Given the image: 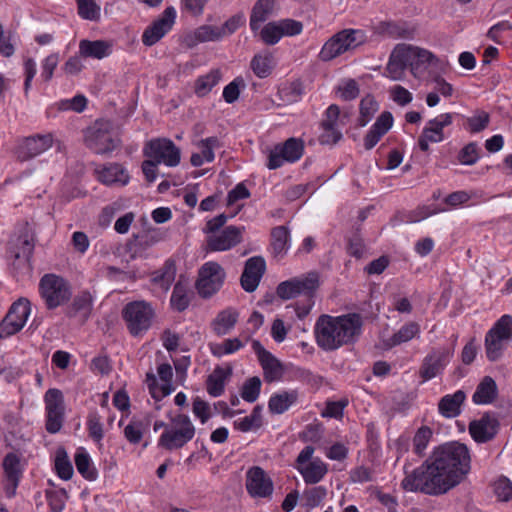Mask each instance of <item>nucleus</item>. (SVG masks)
Returning <instances> with one entry per match:
<instances>
[{"instance_id": "obj_1", "label": "nucleus", "mask_w": 512, "mask_h": 512, "mask_svg": "<svg viewBox=\"0 0 512 512\" xmlns=\"http://www.w3.org/2000/svg\"><path fill=\"white\" fill-rule=\"evenodd\" d=\"M471 470L468 447L458 441L438 445L417 468L408 472L401 487L408 492L440 496L464 481Z\"/></svg>"}, {"instance_id": "obj_2", "label": "nucleus", "mask_w": 512, "mask_h": 512, "mask_svg": "<svg viewBox=\"0 0 512 512\" xmlns=\"http://www.w3.org/2000/svg\"><path fill=\"white\" fill-rule=\"evenodd\" d=\"M364 318L359 313L341 316L321 315L315 324L317 345L324 351H335L355 343L362 334Z\"/></svg>"}, {"instance_id": "obj_3", "label": "nucleus", "mask_w": 512, "mask_h": 512, "mask_svg": "<svg viewBox=\"0 0 512 512\" xmlns=\"http://www.w3.org/2000/svg\"><path fill=\"white\" fill-rule=\"evenodd\" d=\"M512 341V316H501L486 332L484 338L485 355L489 362L500 361Z\"/></svg>"}, {"instance_id": "obj_4", "label": "nucleus", "mask_w": 512, "mask_h": 512, "mask_svg": "<svg viewBox=\"0 0 512 512\" xmlns=\"http://www.w3.org/2000/svg\"><path fill=\"white\" fill-rule=\"evenodd\" d=\"M367 40V34L362 29H343L330 37L319 53V59L328 62L336 57L356 49Z\"/></svg>"}, {"instance_id": "obj_5", "label": "nucleus", "mask_w": 512, "mask_h": 512, "mask_svg": "<svg viewBox=\"0 0 512 512\" xmlns=\"http://www.w3.org/2000/svg\"><path fill=\"white\" fill-rule=\"evenodd\" d=\"M8 253L13 258L15 269L31 268L32 255V228L29 222L25 221L16 226L8 244Z\"/></svg>"}, {"instance_id": "obj_6", "label": "nucleus", "mask_w": 512, "mask_h": 512, "mask_svg": "<svg viewBox=\"0 0 512 512\" xmlns=\"http://www.w3.org/2000/svg\"><path fill=\"white\" fill-rule=\"evenodd\" d=\"M155 311L146 301H132L127 303L122 310V317L129 333L134 336H142L152 325Z\"/></svg>"}, {"instance_id": "obj_7", "label": "nucleus", "mask_w": 512, "mask_h": 512, "mask_svg": "<svg viewBox=\"0 0 512 512\" xmlns=\"http://www.w3.org/2000/svg\"><path fill=\"white\" fill-rule=\"evenodd\" d=\"M195 427L190 418L184 414H178L171 419L169 427L162 433L158 445L166 450L182 448L193 439Z\"/></svg>"}, {"instance_id": "obj_8", "label": "nucleus", "mask_w": 512, "mask_h": 512, "mask_svg": "<svg viewBox=\"0 0 512 512\" xmlns=\"http://www.w3.org/2000/svg\"><path fill=\"white\" fill-rule=\"evenodd\" d=\"M84 142L96 154H107L119 145L113 135L112 124L108 120H97L85 130Z\"/></svg>"}, {"instance_id": "obj_9", "label": "nucleus", "mask_w": 512, "mask_h": 512, "mask_svg": "<svg viewBox=\"0 0 512 512\" xmlns=\"http://www.w3.org/2000/svg\"><path fill=\"white\" fill-rule=\"evenodd\" d=\"M39 293L48 309H55L66 303L71 295L67 280L56 274H45L39 282Z\"/></svg>"}, {"instance_id": "obj_10", "label": "nucleus", "mask_w": 512, "mask_h": 512, "mask_svg": "<svg viewBox=\"0 0 512 512\" xmlns=\"http://www.w3.org/2000/svg\"><path fill=\"white\" fill-rule=\"evenodd\" d=\"M319 286V276L316 272H310L305 277H295L278 284L277 295L283 300H289L303 295L313 298Z\"/></svg>"}, {"instance_id": "obj_11", "label": "nucleus", "mask_w": 512, "mask_h": 512, "mask_svg": "<svg viewBox=\"0 0 512 512\" xmlns=\"http://www.w3.org/2000/svg\"><path fill=\"white\" fill-rule=\"evenodd\" d=\"M29 314L30 301L27 298L15 301L0 322V340L18 333L24 327Z\"/></svg>"}, {"instance_id": "obj_12", "label": "nucleus", "mask_w": 512, "mask_h": 512, "mask_svg": "<svg viewBox=\"0 0 512 512\" xmlns=\"http://www.w3.org/2000/svg\"><path fill=\"white\" fill-rule=\"evenodd\" d=\"M226 273L217 262H207L200 269L196 281L198 294L209 298L220 290L224 283Z\"/></svg>"}, {"instance_id": "obj_13", "label": "nucleus", "mask_w": 512, "mask_h": 512, "mask_svg": "<svg viewBox=\"0 0 512 512\" xmlns=\"http://www.w3.org/2000/svg\"><path fill=\"white\" fill-rule=\"evenodd\" d=\"M144 155L169 167L177 166L181 159L180 149L167 138L150 140L144 148Z\"/></svg>"}, {"instance_id": "obj_14", "label": "nucleus", "mask_w": 512, "mask_h": 512, "mask_svg": "<svg viewBox=\"0 0 512 512\" xmlns=\"http://www.w3.org/2000/svg\"><path fill=\"white\" fill-rule=\"evenodd\" d=\"M304 153V141L300 138H288L284 143L274 146L268 156L267 167L270 170L281 167L284 162H296Z\"/></svg>"}, {"instance_id": "obj_15", "label": "nucleus", "mask_w": 512, "mask_h": 512, "mask_svg": "<svg viewBox=\"0 0 512 512\" xmlns=\"http://www.w3.org/2000/svg\"><path fill=\"white\" fill-rule=\"evenodd\" d=\"M453 351L447 347L432 349L423 359L419 375L423 381H428L440 375L450 362Z\"/></svg>"}, {"instance_id": "obj_16", "label": "nucleus", "mask_w": 512, "mask_h": 512, "mask_svg": "<svg viewBox=\"0 0 512 512\" xmlns=\"http://www.w3.org/2000/svg\"><path fill=\"white\" fill-rule=\"evenodd\" d=\"M176 19L174 7H167L155 21L149 25L142 34V43L153 46L160 41L173 27Z\"/></svg>"}, {"instance_id": "obj_17", "label": "nucleus", "mask_w": 512, "mask_h": 512, "mask_svg": "<svg viewBox=\"0 0 512 512\" xmlns=\"http://www.w3.org/2000/svg\"><path fill=\"white\" fill-rule=\"evenodd\" d=\"M246 489L252 497L267 498L273 493V482L266 472L259 466L247 471Z\"/></svg>"}, {"instance_id": "obj_18", "label": "nucleus", "mask_w": 512, "mask_h": 512, "mask_svg": "<svg viewBox=\"0 0 512 512\" xmlns=\"http://www.w3.org/2000/svg\"><path fill=\"white\" fill-rule=\"evenodd\" d=\"M252 348L258 356V360L264 372V379L268 383L278 381L283 376V366L258 340L252 341Z\"/></svg>"}, {"instance_id": "obj_19", "label": "nucleus", "mask_w": 512, "mask_h": 512, "mask_svg": "<svg viewBox=\"0 0 512 512\" xmlns=\"http://www.w3.org/2000/svg\"><path fill=\"white\" fill-rule=\"evenodd\" d=\"M499 427V420L495 416L485 413L480 419L470 422L469 433L475 442L486 443L497 435Z\"/></svg>"}, {"instance_id": "obj_20", "label": "nucleus", "mask_w": 512, "mask_h": 512, "mask_svg": "<svg viewBox=\"0 0 512 512\" xmlns=\"http://www.w3.org/2000/svg\"><path fill=\"white\" fill-rule=\"evenodd\" d=\"M244 227L227 226L220 233L212 234L207 238V247L211 251H226L242 241Z\"/></svg>"}, {"instance_id": "obj_21", "label": "nucleus", "mask_w": 512, "mask_h": 512, "mask_svg": "<svg viewBox=\"0 0 512 512\" xmlns=\"http://www.w3.org/2000/svg\"><path fill=\"white\" fill-rule=\"evenodd\" d=\"M266 263L261 256L249 258L240 278L241 286L246 292H253L257 289L260 280L265 273Z\"/></svg>"}, {"instance_id": "obj_22", "label": "nucleus", "mask_w": 512, "mask_h": 512, "mask_svg": "<svg viewBox=\"0 0 512 512\" xmlns=\"http://www.w3.org/2000/svg\"><path fill=\"white\" fill-rule=\"evenodd\" d=\"M8 484L5 486L6 495L11 498L16 493L19 480L22 476L20 458L14 453H8L2 463Z\"/></svg>"}, {"instance_id": "obj_23", "label": "nucleus", "mask_w": 512, "mask_h": 512, "mask_svg": "<svg viewBox=\"0 0 512 512\" xmlns=\"http://www.w3.org/2000/svg\"><path fill=\"white\" fill-rule=\"evenodd\" d=\"M406 55L409 59V67L414 76H418L428 65L437 61L436 56L428 50L404 44Z\"/></svg>"}, {"instance_id": "obj_24", "label": "nucleus", "mask_w": 512, "mask_h": 512, "mask_svg": "<svg viewBox=\"0 0 512 512\" xmlns=\"http://www.w3.org/2000/svg\"><path fill=\"white\" fill-rule=\"evenodd\" d=\"M409 59L404 49V44H398L390 55L386 71L393 80L402 79L406 68L409 66Z\"/></svg>"}, {"instance_id": "obj_25", "label": "nucleus", "mask_w": 512, "mask_h": 512, "mask_svg": "<svg viewBox=\"0 0 512 512\" xmlns=\"http://www.w3.org/2000/svg\"><path fill=\"white\" fill-rule=\"evenodd\" d=\"M466 399V394L462 390L454 394L443 396L438 403V411L445 418H454L461 413V406Z\"/></svg>"}, {"instance_id": "obj_26", "label": "nucleus", "mask_w": 512, "mask_h": 512, "mask_svg": "<svg viewBox=\"0 0 512 512\" xmlns=\"http://www.w3.org/2000/svg\"><path fill=\"white\" fill-rule=\"evenodd\" d=\"M93 309V296L89 291H82L74 298L67 310L69 317L81 316L85 322L91 315Z\"/></svg>"}, {"instance_id": "obj_27", "label": "nucleus", "mask_w": 512, "mask_h": 512, "mask_svg": "<svg viewBox=\"0 0 512 512\" xmlns=\"http://www.w3.org/2000/svg\"><path fill=\"white\" fill-rule=\"evenodd\" d=\"M96 172L98 180L105 185H126L129 182L128 172L118 163H111Z\"/></svg>"}, {"instance_id": "obj_28", "label": "nucleus", "mask_w": 512, "mask_h": 512, "mask_svg": "<svg viewBox=\"0 0 512 512\" xmlns=\"http://www.w3.org/2000/svg\"><path fill=\"white\" fill-rule=\"evenodd\" d=\"M232 375V367L224 369L217 366L213 372L207 377L206 389L210 396L219 397L223 394L225 383Z\"/></svg>"}, {"instance_id": "obj_29", "label": "nucleus", "mask_w": 512, "mask_h": 512, "mask_svg": "<svg viewBox=\"0 0 512 512\" xmlns=\"http://www.w3.org/2000/svg\"><path fill=\"white\" fill-rule=\"evenodd\" d=\"M306 484L319 483L328 472L327 464L320 458L312 459L309 463L297 467Z\"/></svg>"}, {"instance_id": "obj_30", "label": "nucleus", "mask_w": 512, "mask_h": 512, "mask_svg": "<svg viewBox=\"0 0 512 512\" xmlns=\"http://www.w3.org/2000/svg\"><path fill=\"white\" fill-rule=\"evenodd\" d=\"M276 0H257L250 16V28L257 31L274 12Z\"/></svg>"}, {"instance_id": "obj_31", "label": "nucleus", "mask_w": 512, "mask_h": 512, "mask_svg": "<svg viewBox=\"0 0 512 512\" xmlns=\"http://www.w3.org/2000/svg\"><path fill=\"white\" fill-rule=\"evenodd\" d=\"M498 395V387L491 376H485L478 384L472 400L476 404H490Z\"/></svg>"}, {"instance_id": "obj_32", "label": "nucleus", "mask_w": 512, "mask_h": 512, "mask_svg": "<svg viewBox=\"0 0 512 512\" xmlns=\"http://www.w3.org/2000/svg\"><path fill=\"white\" fill-rule=\"evenodd\" d=\"M297 390L282 391L272 395L268 402L269 411L272 414H282L298 400Z\"/></svg>"}, {"instance_id": "obj_33", "label": "nucleus", "mask_w": 512, "mask_h": 512, "mask_svg": "<svg viewBox=\"0 0 512 512\" xmlns=\"http://www.w3.org/2000/svg\"><path fill=\"white\" fill-rule=\"evenodd\" d=\"M239 313L233 308H227L218 313L217 317L212 322L213 331L218 336H223L229 333L235 326L238 320Z\"/></svg>"}, {"instance_id": "obj_34", "label": "nucleus", "mask_w": 512, "mask_h": 512, "mask_svg": "<svg viewBox=\"0 0 512 512\" xmlns=\"http://www.w3.org/2000/svg\"><path fill=\"white\" fill-rule=\"evenodd\" d=\"M80 54L83 57L102 59L111 52V45L104 40H82L79 44Z\"/></svg>"}, {"instance_id": "obj_35", "label": "nucleus", "mask_w": 512, "mask_h": 512, "mask_svg": "<svg viewBox=\"0 0 512 512\" xmlns=\"http://www.w3.org/2000/svg\"><path fill=\"white\" fill-rule=\"evenodd\" d=\"M162 239L161 235L156 231H145L141 234L135 235L133 240L128 244L130 251L133 252V257L143 250L153 246Z\"/></svg>"}, {"instance_id": "obj_36", "label": "nucleus", "mask_w": 512, "mask_h": 512, "mask_svg": "<svg viewBox=\"0 0 512 512\" xmlns=\"http://www.w3.org/2000/svg\"><path fill=\"white\" fill-rule=\"evenodd\" d=\"M420 333V325L411 321L404 324L396 333H394L387 341L389 347L398 346L417 337Z\"/></svg>"}, {"instance_id": "obj_37", "label": "nucleus", "mask_w": 512, "mask_h": 512, "mask_svg": "<svg viewBox=\"0 0 512 512\" xmlns=\"http://www.w3.org/2000/svg\"><path fill=\"white\" fill-rule=\"evenodd\" d=\"M271 247L275 256H283L289 248V229L277 226L271 230Z\"/></svg>"}, {"instance_id": "obj_38", "label": "nucleus", "mask_w": 512, "mask_h": 512, "mask_svg": "<svg viewBox=\"0 0 512 512\" xmlns=\"http://www.w3.org/2000/svg\"><path fill=\"white\" fill-rule=\"evenodd\" d=\"M77 471L87 480H96L98 473L97 470L91 466V459L89 454L84 448H79L74 457Z\"/></svg>"}, {"instance_id": "obj_39", "label": "nucleus", "mask_w": 512, "mask_h": 512, "mask_svg": "<svg viewBox=\"0 0 512 512\" xmlns=\"http://www.w3.org/2000/svg\"><path fill=\"white\" fill-rule=\"evenodd\" d=\"M274 67L273 55L269 52L265 54H257L251 61V68L259 78L268 77Z\"/></svg>"}, {"instance_id": "obj_40", "label": "nucleus", "mask_w": 512, "mask_h": 512, "mask_svg": "<svg viewBox=\"0 0 512 512\" xmlns=\"http://www.w3.org/2000/svg\"><path fill=\"white\" fill-rule=\"evenodd\" d=\"M174 279L175 267L172 263L166 262L160 270L153 273L151 281L166 292L169 290Z\"/></svg>"}, {"instance_id": "obj_41", "label": "nucleus", "mask_w": 512, "mask_h": 512, "mask_svg": "<svg viewBox=\"0 0 512 512\" xmlns=\"http://www.w3.org/2000/svg\"><path fill=\"white\" fill-rule=\"evenodd\" d=\"M55 469L58 476L63 480L71 479L74 473L68 454L62 447L58 448L56 451Z\"/></svg>"}, {"instance_id": "obj_42", "label": "nucleus", "mask_w": 512, "mask_h": 512, "mask_svg": "<svg viewBox=\"0 0 512 512\" xmlns=\"http://www.w3.org/2000/svg\"><path fill=\"white\" fill-rule=\"evenodd\" d=\"M378 108V103L372 95L368 94L362 98L360 102V116L358 118L359 126H366L378 111Z\"/></svg>"}, {"instance_id": "obj_43", "label": "nucleus", "mask_w": 512, "mask_h": 512, "mask_svg": "<svg viewBox=\"0 0 512 512\" xmlns=\"http://www.w3.org/2000/svg\"><path fill=\"white\" fill-rule=\"evenodd\" d=\"M221 79L219 69L211 70L208 74L197 79L195 91L199 96H205L211 89L218 84Z\"/></svg>"}, {"instance_id": "obj_44", "label": "nucleus", "mask_w": 512, "mask_h": 512, "mask_svg": "<svg viewBox=\"0 0 512 512\" xmlns=\"http://www.w3.org/2000/svg\"><path fill=\"white\" fill-rule=\"evenodd\" d=\"M244 347V344L239 338H228L222 343L212 344L210 350L213 356L221 358L224 355L235 353Z\"/></svg>"}, {"instance_id": "obj_45", "label": "nucleus", "mask_w": 512, "mask_h": 512, "mask_svg": "<svg viewBox=\"0 0 512 512\" xmlns=\"http://www.w3.org/2000/svg\"><path fill=\"white\" fill-rule=\"evenodd\" d=\"M490 123V115L486 111L476 110L474 114L466 119L465 128L470 133H479L485 130Z\"/></svg>"}, {"instance_id": "obj_46", "label": "nucleus", "mask_w": 512, "mask_h": 512, "mask_svg": "<svg viewBox=\"0 0 512 512\" xmlns=\"http://www.w3.org/2000/svg\"><path fill=\"white\" fill-rule=\"evenodd\" d=\"M433 436V431L428 426H421L413 437V449L415 454L423 456Z\"/></svg>"}, {"instance_id": "obj_47", "label": "nucleus", "mask_w": 512, "mask_h": 512, "mask_svg": "<svg viewBox=\"0 0 512 512\" xmlns=\"http://www.w3.org/2000/svg\"><path fill=\"white\" fill-rule=\"evenodd\" d=\"M261 384V380L257 376L247 379L242 386L241 397L249 403L255 402L259 397Z\"/></svg>"}, {"instance_id": "obj_48", "label": "nucleus", "mask_w": 512, "mask_h": 512, "mask_svg": "<svg viewBox=\"0 0 512 512\" xmlns=\"http://www.w3.org/2000/svg\"><path fill=\"white\" fill-rule=\"evenodd\" d=\"M336 92L344 101L356 99L360 93V87L355 79H345L336 88Z\"/></svg>"}, {"instance_id": "obj_49", "label": "nucleus", "mask_w": 512, "mask_h": 512, "mask_svg": "<svg viewBox=\"0 0 512 512\" xmlns=\"http://www.w3.org/2000/svg\"><path fill=\"white\" fill-rule=\"evenodd\" d=\"M145 428L146 426L142 420L132 419L124 428V436L129 443L138 444L143 438Z\"/></svg>"}, {"instance_id": "obj_50", "label": "nucleus", "mask_w": 512, "mask_h": 512, "mask_svg": "<svg viewBox=\"0 0 512 512\" xmlns=\"http://www.w3.org/2000/svg\"><path fill=\"white\" fill-rule=\"evenodd\" d=\"M194 43L219 41L222 39L218 26L203 25L197 28L194 32Z\"/></svg>"}, {"instance_id": "obj_51", "label": "nucleus", "mask_w": 512, "mask_h": 512, "mask_svg": "<svg viewBox=\"0 0 512 512\" xmlns=\"http://www.w3.org/2000/svg\"><path fill=\"white\" fill-rule=\"evenodd\" d=\"M78 13L83 19L96 21L100 18V7L94 0H76Z\"/></svg>"}, {"instance_id": "obj_52", "label": "nucleus", "mask_w": 512, "mask_h": 512, "mask_svg": "<svg viewBox=\"0 0 512 512\" xmlns=\"http://www.w3.org/2000/svg\"><path fill=\"white\" fill-rule=\"evenodd\" d=\"M170 301L172 307L179 312L184 311L189 306L190 299L187 291L180 283L174 286Z\"/></svg>"}, {"instance_id": "obj_53", "label": "nucleus", "mask_w": 512, "mask_h": 512, "mask_svg": "<svg viewBox=\"0 0 512 512\" xmlns=\"http://www.w3.org/2000/svg\"><path fill=\"white\" fill-rule=\"evenodd\" d=\"M46 411L64 410L63 394L59 389H49L44 396Z\"/></svg>"}, {"instance_id": "obj_54", "label": "nucleus", "mask_w": 512, "mask_h": 512, "mask_svg": "<svg viewBox=\"0 0 512 512\" xmlns=\"http://www.w3.org/2000/svg\"><path fill=\"white\" fill-rule=\"evenodd\" d=\"M46 497L52 512H62L68 499L65 489L49 490L46 492Z\"/></svg>"}, {"instance_id": "obj_55", "label": "nucleus", "mask_w": 512, "mask_h": 512, "mask_svg": "<svg viewBox=\"0 0 512 512\" xmlns=\"http://www.w3.org/2000/svg\"><path fill=\"white\" fill-rule=\"evenodd\" d=\"M279 93L284 101L288 103L297 102L303 94L302 83L299 81H294L288 85L283 86L279 90Z\"/></svg>"}, {"instance_id": "obj_56", "label": "nucleus", "mask_w": 512, "mask_h": 512, "mask_svg": "<svg viewBox=\"0 0 512 512\" xmlns=\"http://www.w3.org/2000/svg\"><path fill=\"white\" fill-rule=\"evenodd\" d=\"M327 495V489L323 486L313 487L304 492L303 498L305 505L309 508H315L321 504Z\"/></svg>"}, {"instance_id": "obj_57", "label": "nucleus", "mask_w": 512, "mask_h": 512, "mask_svg": "<svg viewBox=\"0 0 512 512\" xmlns=\"http://www.w3.org/2000/svg\"><path fill=\"white\" fill-rule=\"evenodd\" d=\"M493 490L498 500L507 502L512 498V482L506 477H500L493 484Z\"/></svg>"}, {"instance_id": "obj_58", "label": "nucleus", "mask_w": 512, "mask_h": 512, "mask_svg": "<svg viewBox=\"0 0 512 512\" xmlns=\"http://www.w3.org/2000/svg\"><path fill=\"white\" fill-rule=\"evenodd\" d=\"M261 39L268 45L276 44L282 37L278 22H269L260 32Z\"/></svg>"}, {"instance_id": "obj_59", "label": "nucleus", "mask_w": 512, "mask_h": 512, "mask_svg": "<svg viewBox=\"0 0 512 512\" xmlns=\"http://www.w3.org/2000/svg\"><path fill=\"white\" fill-rule=\"evenodd\" d=\"M443 139H444V135L438 134L437 131L432 129V127H430L427 124V126L423 129V131L418 139L419 148L422 151L426 152L429 150V142L438 143V142L443 141Z\"/></svg>"}, {"instance_id": "obj_60", "label": "nucleus", "mask_w": 512, "mask_h": 512, "mask_svg": "<svg viewBox=\"0 0 512 512\" xmlns=\"http://www.w3.org/2000/svg\"><path fill=\"white\" fill-rule=\"evenodd\" d=\"M377 31L387 37L391 38H402L406 36V29L402 27V25L396 23V22H381L378 27Z\"/></svg>"}, {"instance_id": "obj_61", "label": "nucleus", "mask_w": 512, "mask_h": 512, "mask_svg": "<svg viewBox=\"0 0 512 512\" xmlns=\"http://www.w3.org/2000/svg\"><path fill=\"white\" fill-rule=\"evenodd\" d=\"M479 159L478 146L475 142L465 145L458 154V160L463 165H473Z\"/></svg>"}, {"instance_id": "obj_62", "label": "nucleus", "mask_w": 512, "mask_h": 512, "mask_svg": "<svg viewBox=\"0 0 512 512\" xmlns=\"http://www.w3.org/2000/svg\"><path fill=\"white\" fill-rule=\"evenodd\" d=\"M244 23L245 16L242 12L230 17L222 26L219 27L222 38L233 34Z\"/></svg>"}, {"instance_id": "obj_63", "label": "nucleus", "mask_w": 512, "mask_h": 512, "mask_svg": "<svg viewBox=\"0 0 512 512\" xmlns=\"http://www.w3.org/2000/svg\"><path fill=\"white\" fill-rule=\"evenodd\" d=\"M89 435L94 441H101L103 438V426L101 417L97 413H91L87 421Z\"/></svg>"}, {"instance_id": "obj_64", "label": "nucleus", "mask_w": 512, "mask_h": 512, "mask_svg": "<svg viewBox=\"0 0 512 512\" xmlns=\"http://www.w3.org/2000/svg\"><path fill=\"white\" fill-rule=\"evenodd\" d=\"M504 33H510L512 36V26L508 21H502L493 25L489 29L487 36L494 42L502 43Z\"/></svg>"}]
</instances>
